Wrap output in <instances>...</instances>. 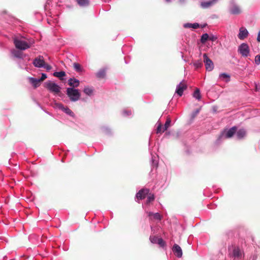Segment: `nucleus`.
<instances>
[{
    "label": "nucleus",
    "mask_w": 260,
    "mask_h": 260,
    "mask_svg": "<svg viewBox=\"0 0 260 260\" xmlns=\"http://www.w3.org/2000/svg\"><path fill=\"white\" fill-rule=\"evenodd\" d=\"M166 2L167 3H170L172 1V0H165Z\"/></svg>",
    "instance_id": "nucleus-46"
},
{
    "label": "nucleus",
    "mask_w": 260,
    "mask_h": 260,
    "mask_svg": "<svg viewBox=\"0 0 260 260\" xmlns=\"http://www.w3.org/2000/svg\"><path fill=\"white\" fill-rule=\"evenodd\" d=\"M47 78V75L45 73H42V76L40 79H39V80H40V81L44 80Z\"/></svg>",
    "instance_id": "nucleus-43"
},
{
    "label": "nucleus",
    "mask_w": 260,
    "mask_h": 260,
    "mask_svg": "<svg viewBox=\"0 0 260 260\" xmlns=\"http://www.w3.org/2000/svg\"><path fill=\"white\" fill-rule=\"evenodd\" d=\"M257 42H260V30L259 31L258 33V35H257Z\"/></svg>",
    "instance_id": "nucleus-44"
},
{
    "label": "nucleus",
    "mask_w": 260,
    "mask_h": 260,
    "mask_svg": "<svg viewBox=\"0 0 260 260\" xmlns=\"http://www.w3.org/2000/svg\"><path fill=\"white\" fill-rule=\"evenodd\" d=\"M246 136V131L244 129H240L236 133L238 139H242Z\"/></svg>",
    "instance_id": "nucleus-20"
},
{
    "label": "nucleus",
    "mask_w": 260,
    "mask_h": 260,
    "mask_svg": "<svg viewBox=\"0 0 260 260\" xmlns=\"http://www.w3.org/2000/svg\"><path fill=\"white\" fill-rule=\"evenodd\" d=\"M180 3H183L185 2V0H179Z\"/></svg>",
    "instance_id": "nucleus-45"
},
{
    "label": "nucleus",
    "mask_w": 260,
    "mask_h": 260,
    "mask_svg": "<svg viewBox=\"0 0 260 260\" xmlns=\"http://www.w3.org/2000/svg\"><path fill=\"white\" fill-rule=\"evenodd\" d=\"M174 254L178 258H180L182 256V251L181 247L177 244H175L172 248Z\"/></svg>",
    "instance_id": "nucleus-13"
},
{
    "label": "nucleus",
    "mask_w": 260,
    "mask_h": 260,
    "mask_svg": "<svg viewBox=\"0 0 260 260\" xmlns=\"http://www.w3.org/2000/svg\"><path fill=\"white\" fill-rule=\"evenodd\" d=\"M157 244H158L161 247H164L166 245L165 241L162 240V238H159L158 241H157Z\"/></svg>",
    "instance_id": "nucleus-37"
},
{
    "label": "nucleus",
    "mask_w": 260,
    "mask_h": 260,
    "mask_svg": "<svg viewBox=\"0 0 260 260\" xmlns=\"http://www.w3.org/2000/svg\"><path fill=\"white\" fill-rule=\"evenodd\" d=\"M148 216L151 220L153 219L160 221L161 219V216L159 213H153L152 212H147Z\"/></svg>",
    "instance_id": "nucleus-16"
},
{
    "label": "nucleus",
    "mask_w": 260,
    "mask_h": 260,
    "mask_svg": "<svg viewBox=\"0 0 260 260\" xmlns=\"http://www.w3.org/2000/svg\"><path fill=\"white\" fill-rule=\"evenodd\" d=\"M103 132L106 134H110L111 133V130L108 127H103Z\"/></svg>",
    "instance_id": "nucleus-40"
},
{
    "label": "nucleus",
    "mask_w": 260,
    "mask_h": 260,
    "mask_svg": "<svg viewBox=\"0 0 260 260\" xmlns=\"http://www.w3.org/2000/svg\"><path fill=\"white\" fill-rule=\"evenodd\" d=\"M187 88V85L185 84H183L182 82H180L178 84L176 88L175 92L180 96H182L183 91L186 90Z\"/></svg>",
    "instance_id": "nucleus-11"
},
{
    "label": "nucleus",
    "mask_w": 260,
    "mask_h": 260,
    "mask_svg": "<svg viewBox=\"0 0 260 260\" xmlns=\"http://www.w3.org/2000/svg\"><path fill=\"white\" fill-rule=\"evenodd\" d=\"M171 120L169 117H168L163 127L162 132H165L171 126Z\"/></svg>",
    "instance_id": "nucleus-24"
},
{
    "label": "nucleus",
    "mask_w": 260,
    "mask_h": 260,
    "mask_svg": "<svg viewBox=\"0 0 260 260\" xmlns=\"http://www.w3.org/2000/svg\"><path fill=\"white\" fill-rule=\"evenodd\" d=\"M66 93L70 101L74 102L78 101L81 96L79 90L73 87L67 88Z\"/></svg>",
    "instance_id": "nucleus-1"
},
{
    "label": "nucleus",
    "mask_w": 260,
    "mask_h": 260,
    "mask_svg": "<svg viewBox=\"0 0 260 260\" xmlns=\"http://www.w3.org/2000/svg\"><path fill=\"white\" fill-rule=\"evenodd\" d=\"M200 109H198L196 110L192 113V117H196L199 113Z\"/></svg>",
    "instance_id": "nucleus-42"
},
{
    "label": "nucleus",
    "mask_w": 260,
    "mask_h": 260,
    "mask_svg": "<svg viewBox=\"0 0 260 260\" xmlns=\"http://www.w3.org/2000/svg\"><path fill=\"white\" fill-rule=\"evenodd\" d=\"M193 96L198 101H200L201 99L200 91L199 88H197L193 92Z\"/></svg>",
    "instance_id": "nucleus-25"
},
{
    "label": "nucleus",
    "mask_w": 260,
    "mask_h": 260,
    "mask_svg": "<svg viewBox=\"0 0 260 260\" xmlns=\"http://www.w3.org/2000/svg\"><path fill=\"white\" fill-rule=\"evenodd\" d=\"M11 53H12V55L16 58H23L22 53L20 51L13 50L11 51Z\"/></svg>",
    "instance_id": "nucleus-23"
},
{
    "label": "nucleus",
    "mask_w": 260,
    "mask_h": 260,
    "mask_svg": "<svg viewBox=\"0 0 260 260\" xmlns=\"http://www.w3.org/2000/svg\"><path fill=\"white\" fill-rule=\"evenodd\" d=\"M204 62L205 64L206 69L208 71H211L214 69V64L213 61L205 53L203 54Z\"/></svg>",
    "instance_id": "nucleus-7"
},
{
    "label": "nucleus",
    "mask_w": 260,
    "mask_h": 260,
    "mask_svg": "<svg viewBox=\"0 0 260 260\" xmlns=\"http://www.w3.org/2000/svg\"><path fill=\"white\" fill-rule=\"evenodd\" d=\"M55 108L62 110L67 115L71 117H74L75 116L74 113L68 107H64L62 104L55 103Z\"/></svg>",
    "instance_id": "nucleus-8"
},
{
    "label": "nucleus",
    "mask_w": 260,
    "mask_h": 260,
    "mask_svg": "<svg viewBox=\"0 0 260 260\" xmlns=\"http://www.w3.org/2000/svg\"><path fill=\"white\" fill-rule=\"evenodd\" d=\"M14 43L16 48L21 50H25L30 48V45L25 41L18 38H14Z\"/></svg>",
    "instance_id": "nucleus-3"
},
{
    "label": "nucleus",
    "mask_w": 260,
    "mask_h": 260,
    "mask_svg": "<svg viewBox=\"0 0 260 260\" xmlns=\"http://www.w3.org/2000/svg\"><path fill=\"white\" fill-rule=\"evenodd\" d=\"M73 66H74V68L75 69V70L77 71V72H81V66L78 63H74L73 64Z\"/></svg>",
    "instance_id": "nucleus-36"
},
{
    "label": "nucleus",
    "mask_w": 260,
    "mask_h": 260,
    "mask_svg": "<svg viewBox=\"0 0 260 260\" xmlns=\"http://www.w3.org/2000/svg\"><path fill=\"white\" fill-rule=\"evenodd\" d=\"M122 114L125 117H130L133 115V112L131 110L124 109L122 111Z\"/></svg>",
    "instance_id": "nucleus-26"
},
{
    "label": "nucleus",
    "mask_w": 260,
    "mask_h": 260,
    "mask_svg": "<svg viewBox=\"0 0 260 260\" xmlns=\"http://www.w3.org/2000/svg\"><path fill=\"white\" fill-rule=\"evenodd\" d=\"M154 200V196L153 194L149 193L146 200V204H148Z\"/></svg>",
    "instance_id": "nucleus-33"
},
{
    "label": "nucleus",
    "mask_w": 260,
    "mask_h": 260,
    "mask_svg": "<svg viewBox=\"0 0 260 260\" xmlns=\"http://www.w3.org/2000/svg\"><path fill=\"white\" fill-rule=\"evenodd\" d=\"M79 81L78 79H75L74 78H70L68 80V84L71 86V87L75 88V87H77L79 86Z\"/></svg>",
    "instance_id": "nucleus-15"
},
{
    "label": "nucleus",
    "mask_w": 260,
    "mask_h": 260,
    "mask_svg": "<svg viewBox=\"0 0 260 260\" xmlns=\"http://www.w3.org/2000/svg\"><path fill=\"white\" fill-rule=\"evenodd\" d=\"M159 239V238L154 236H150L149 238L150 242L153 244H157Z\"/></svg>",
    "instance_id": "nucleus-32"
},
{
    "label": "nucleus",
    "mask_w": 260,
    "mask_h": 260,
    "mask_svg": "<svg viewBox=\"0 0 260 260\" xmlns=\"http://www.w3.org/2000/svg\"><path fill=\"white\" fill-rule=\"evenodd\" d=\"M149 193V189L143 188L139 191L136 195L137 200H142L145 198L146 196Z\"/></svg>",
    "instance_id": "nucleus-10"
},
{
    "label": "nucleus",
    "mask_w": 260,
    "mask_h": 260,
    "mask_svg": "<svg viewBox=\"0 0 260 260\" xmlns=\"http://www.w3.org/2000/svg\"><path fill=\"white\" fill-rule=\"evenodd\" d=\"M209 35L205 33L203 34L201 36V42L202 44H204L208 40H209Z\"/></svg>",
    "instance_id": "nucleus-27"
},
{
    "label": "nucleus",
    "mask_w": 260,
    "mask_h": 260,
    "mask_svg": "<svg viewBox=\"0 0 260 260\" xmlns=\"http://www.w3.org/2000/svg\"><path fill=\"white\" fill-rule=\"evenodd\" d=\"M219 78L221 80L228 82L230 80V76L226 73H221L219 74Z\"/></svg>",
    "instance_id": "nucleus-21"
},
{
    "label": "nucleus",
    "mask_w": 260,
    "mask_h": 260,
    "mask_svg": "<svg viewBox=\"0 0 260 260\" xmlns=\"http://www.w3.org/2000/svg\"><path fill=\"white\" fill-rule=\"evenodd\" d=\"M254 61H255V63L256 65L260 64V53L255 56Z\"/></svg>",
    "instance_id": "nucleus-38"
},
{
    "label": "nucleus",
    "mask_w": 260,
    "mask_h": 260,
    "mask_svg": "<svg viewBox=\"0 0 260 260\" xmlns=\"http://www.w3.org/2000/svg\"><path fill=\"white\" fill-rule=\"evenodd\" d=\"M77 2L81 6H86L89 4L88 0H77Z\"/></svg>",
    "instance_id": "nucleus-30"
},
{
    "label": "nucleus",
    "mask_w": 260,
    "mask_h": 260,
    "mask_svg": "<svg viewBox=\"0 0 260 260\" xmlns=\"http://www.w3.org/2000/svg\"><path fill=\"white\" fill-rule=\"evenodd\" d=\"M156 124H157L156 133L158 134V133H163L164 132H162L163 128L162 129L161 123L158 121H157Z\"/></svg>",
    "instance_id": "nucleus-31"
},
{
    "label": "nucleus",
    "mask_w": 260,
    "mask_h": 260,
    "mask_svg": "<svg viewBox=\"0 0 260 260\" xmlns=\"http://www.w3.org/2000/svg\"><path fill=\"white\" fill-rule=\"evenodd\" d=\"M83 92L85 94L91 96L93 93V88L89 86H86L84 88Z\"/></svg>",
    "instance_id": "nucleus-22"
},
{
    "label": "nucleus",
    "mask_w": 260,
    "mask_h": 260,
    "mask_svg": "<svg viewBox=\"0 0 260 260\" xmlns=\"http://www.w3.org/2000/svg\"><path fill=\"white\" fill-rule=\"evenodd\" d=\"M230 12L233 15H237L241 13L240 8L236 5H233L230 9Z\"/></svg>",
    "instance_id": "nucleus-17"
},
{
    "label": "nucleus",
    "mask_w": 260,
    "mask_h": 260,
    "mask_svg": "<svg viewBox=\"0 0 260 260\" xmlns=\"http://www.w3.org/2000/svg\"><path fill=\"white\" fill-rule=\"evenodd\" d=\"M46 87L52 92H54V93L57 94L60 91L61 88L60 87L57 85L56 83L54 82H52L51 81H48L45 83Z\"/></svg>",
    "instance_id": "nucleus-5"
},
{
    "label": "nucleus",
    "mask_w": 260,
    "mask_h": 260,
    "mask_svg": "<svg viewBox=\"0 0 260 260\" xmlns=\"http://www.w3.org/2000/svg\"><path fill=\"white\" fill-rule=\"evenodd\" d=\"M42 68L46 69V70L47 71H50L52 69V67L51 66L46 64L45 63Z\"/></svg>",
    "instance_id": "nucleus-41"
},
{
    "label": "nucleus",
    "mask_w": 260,
    "mask_h": 260,
    "mask_svg": "<svg viewBox=\"0 0 260 260\" xmlns=\"http://www.w3.org/2000/svg\"><path fill=\"white\" fill-rule=\"evenodd\" d=\"M45 63L43 56L41 55L36 58L33 61V64L37 68H42Z\"/></svg>",
    "instance_id": "nucleus-9"
},
{
    "label": "nucleus",
    "mask_w": 260,
    "mask_h": 260,
    "mask_svg": "<svg viewBox=\"0 0 260 260\" xmlns=\"http://www.w3.org/2000/svg\"><path fill=\"white\" fill-rule=\"evenodd\" d=\"M249 32L247 29L244 27H241L239 29V32L238 35V38L243 40L248 36Z\"/></svg>",
    "instance_id": "nucleus-12"
},
{
    "label": "nucleus",
    "mask_w": 260,
    "mask_h": 260,
    "mask_svg": "<svg viewBox=\"0 0 260 260\" xmlns=\"http://www.w3.org/2000/svg\"><path fill=\"white\" fill-rule=\"evenodd\" d=\"M155 158L156 157L155 156H152L151 162L153 167H156L157 166L158 162L155 159Z\"/></svg>",
    "instance_id": "nucleus-35"
},
{
    "label": "nucleus",
    "mask_w": 260,
    "mask_h": 260,
    "mask_svg": "<svg viewBox=\"0 0 260 260\" xmlns=\"http://www.w3.org/2000/svg\"><path fill=\"white\" fill-rule=\"evenodd\" d=\"M30 82L31 84L37 87L39 85V83L40 82V80L37 79L35 78H30L29 79Z\"/></svg>",
    "instance_id": "nucleus-28"
},
{
    "label": "nucleus",
    "mask_w": 260,
    "mask_h": 260,
    "mask_svg": "<svg viewBox=\"0 0 260 260\" xmlns=\"http://www.w3.org/2000/svg\"><path fill=\"white\" fill-rule=\"evenodd\" d=\"M209 35V40H210V41L214 42V41H215L217 39V37L213 34H210Z\"/></svg>",
    "instance_id": "nucleus-39"
},
{
    "label": "nucleus",
    "mask_w": 260,
    "mask_h": 260,
    "mask_svg": "<svg viewBox=\"0 0 260 260\" xmlns=\"http://www.w3.org/2000/svg\"><path fill=\"white\" fill-rule=\"evenodd\" d=\"M193 66L196 69H199L202 67L203 63L201 61L197 60L193 63Z\"/></svg>",
    "instance_id": "nucleus-34"
},
{
    "label": "nucleus",
    "mask_w": 260,
    "mask_h": 260,
    "mask_svg": "<svg viewBox=\"0 0 260 260\" xmlns=\"http://www.w3.org/2000/svg\"><path fill=\"white\" fill-rule=\"evenodd\" d=\"M106 68L101 69L96 73V76L99 78H104L106 76Z\"/></svg>",
    "instance_id": "nucleus-19"
},
{
    "label": "nucleus",
    "mask_w": 260,
    "mask_h": 260,
    "mask_svg": "<svg viewBox=\"0 0 260 260\" xmlns=\"http://www.w3.org/2000/svg\"><path fill=\"white\" fill-rule=\"evenodd\" d=\"M237 131V127L233 126L227 131H223L219 136L218 140H219L222 138H230L233 136Z\"/></svg>",
    "instance_id": "nucleus-6"
},
{
    "label": "nucleus",
    "mask_w": 260,
    "mask_h": 260,
    "mask_svg": "<svg viewBox=\"0 0 260 260\" xmlns=\"http://www.w3.org/2000/svg\"><path fill=\"white\" fill-rule=\"evenodd\" d=\"M66 75V73L64 71L55 72L53 73V76L58 78H61Z\"/></svg>",
    "instance_id": "nucleus-29"
},
{
    "label": "nucleus",
    "mask_w": 260,
    "mask_h": 260,
    "mask_svg": "<svg viewBox=\"0 0 260 260\" xmlns=\"http://www.w3.org/2000/svg\"><path fill=\"white\" fill-rule=\"evenodd\" d=\"M218 0H209L208 1L201 3V6L202 8L207 9L214 5Z\"/></svg>",
    "instance_id": "nucleus-14"
},
{
    "label": "nucleus",
    "mask_w": 260,
    "mask_h": 260,
    "mask_svg": "<svg viewBox=\"0 0 260 260\" xmlns=\"http://www.w3.org/2000/svg\"><path fill=\"white\" fill-rule=\"evenodd\" d=\"M238 52L244 57L249 55L250 49L247 44L245 43H242L238 48Z\"/></svg>",
    "instance_id": "nucleus-4"
},
{
    "label": "nucleus",
    "mask_w": 260,
    "mask_h": 260,
    "mask_svg": "<svg viewBox=\"0 0 260 260\" xmlns=\"http://www.w3.org/2000/svg\"><path fill=\"white\" fill-rule=\"evenodd\" d=\"M199 26H200V25L198 23H184L183 24V27L184 28H187L196 29V28H199Z\"/></svg>",
    "instance_id": "nucleus-18"
},
{
    "label": "nucleus",
    "mask_w": 260,
    "mask_h": 260,
    "mask_svg": "<svg viewBox=\"0 0 260 260\" xmlns=\"http://www.w3.org/2000/svg\"><path fill=\"white\" fill-rule=\"evenodd\" d=\"M230 255L234 259H240L244 256V252L238 246H232L229 247Z\"/></svg>",
    "instance_id": "nucleus-2"
}]
</instances>
